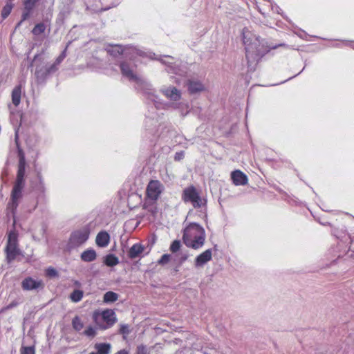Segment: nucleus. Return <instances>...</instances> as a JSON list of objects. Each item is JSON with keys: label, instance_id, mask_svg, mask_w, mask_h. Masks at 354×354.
Masks as SVG:
<instances>
[{"label": "nucleus", "instance_id": "nucleus-1", "mask_svg": "<svg viewBox=\"0 0 354 354\" xmlns=\"http://www.w3.org/2000/svg\"><path fill=\"white\" fill-rule=\"evenodd\" d=\"M243 42L245 46V57L248 67L256 65L261 59L266 55L271 49H275L277 46H270L268 42L259 36L254 34L248 29L243 30Z\"/></svg>", "mask_w": 354, "mask_h": 354}, {"label": "nucleus", "instance_id": "nucleus-2", "mask_svg": "<svg viewBox=\"0 0 354 354\" xmlns=\"http://www.w3.org/2000/svg\"><path fill=\"white\" fill-rule=\"evenodd\" d=\"M120 67L122 76L134 82L136 88L142 90L149 98L153 92L151 84L137 73L136 66L129 62H122Z\"/></svg>", "mask_w": 354, "mask_h": 354}, {"label": "nucleus", "instance_id": "nucleus-3", "mask_svg": "<svg viewBox=\"0 0 354 354\" xmlns=\"http://www.w3.org/2000/svg\"><path fill=\"white\" fill-rule=\"evenodd\" d=\"M183 239L188 248L194 250L200 249L205 243V230L199 224L191 223L184 229Z\"/></svg>", "mask_w": 354, "mask_h": 354}, {"label": "nucleus", "instance_id": "nucleus-4", "mask_svg": "<svg viewBox=\"0 0 354 354\" xmlns=\"http://www.w3.org/2000/svg\"><path fill=\"white\" fill-rule=\"evenodd\" d=\"M25 172L26 162L24 157H21L20 158L18 165L17 179L11 193V201L8 204V209H10L13 215L18 207L19 201L22 196V190L25 185Z\"/></svg>", "mask_w": 354, "mask_h": 354}, {"label": "nucleus", "instance_id": "nucleus-5", "mask_svg": "<svg viewBox=\"0 0 354 354\" xmlns=\"http://www.w3.org/2000/svg\"><path fill=\"white\" fill-rule=\"evenodd\" d=\"M133 50L136 53V55L139 56H147L152 59H155L160 60L163 64L167 66V71L168 73H174L180 76H183L186 73L185 68H181L180 63H177L176 62H174V58L171 56L165 55L164 57L167 59H164L162 58L155 57L156 55L154 53H149V54H147L146 53L136 48H133Z\"/></svg>", "mask_w": 354, "mask_h": 354}, {"label": "nucleus", "instance_id": "nucleus-6", "mask_svg": "<svg viewBox=\"0 0 354 354\" xmlns=\"http://www.w3.org/2000/svg\"><path fill=\"white\" fill-rule=\"evenodd\" d=\"M149 99L153 102L155 106L158 109H167L171 107L175 109H179L183 115H187L189 112V105L186 102H162L158 96L154 94V92L152 93Z\"/></svg>", "mask_w": 354, "mask_h": 354}, {"label": "nucleus", "instance_id": "nucleus-7", "mask_svg": "<svg viewBox=\"0 0 354 354\" xmlns=\"http://www.w3.org/2000/svg\"><path fill=\"white\" fill-rule=\"evenodd\" d=\"M182 198L185 203H191L194 208H200L206 204V200L201 197L194 186H189L183 190Z\"/></svg>", "mask_w": 354, "mask_h": 354}, {"label": "nucleus", "instance_id": "nucleus-8", "mask_svg": "<svg viewBox=\"0 0 354 354\" xmlns=\"http://www.w3.org/2000/svg\"><path fill=\"white\" fill-rule=\"evenodd\" d=\"M6 253V260L9 263L12 262L20 254L17 243V234L14 231L9 233Z\"/></svg>", "mask_w": 354, "mask_h": 354}, {"label": "nucleus", "instance_id": "nucleus-9", "mask_svg": "<svg viewBox=\"0 0 354 354\" xmlns=\"http://www.w3.org/2000/svg\"><path fill=\"white\" fill-rule=\"evenodd\" d=\"M89 234L90 232L87 227H83L74 231L70 236L68 241L69 247L73 248L82 245L88 239Z\"/></svg>", "mask_w": 354, "mask_h": 354}, {"label": "nucleus", "instance_id": "nucleus-10", "mask_svg": "<svg viewBox=\"0 0 354 354\" xmlns=\"http://www.w3.org/2000/svg\"><path fill=\"white\" fill-rule=\"evenodd\" d=\"M101 316H102V319L105 322V324H100L98 323L97 314H95L93 315V318H94V320L96 322L97 325L99 326V328L102 330H106V329L111 327L117 322L115 313L112 310H104L102 313Z\"/></svg>", "mask_w": 354, "mask_h": 354}, {"label": "nucleus", "instance_id": "nucleus-11", "mask_svg": "<svg viewBox=\"0 0 354 354\" xmlns=\"http://www.w3.org/2000/svg\"><path fill=\"white\" fill-rule=\"evenodd\" d=\"M162 190L163 185L160 181L151 180L147 187V194L149 198L156 201L158 198Z\"/></svg>", "mask_w": 354, "mask_h": 354}, {"label": "nucleus", "instance_id": "nucleus-12", "mask_svg": "<svg viewBox=\"0 0 354 354\" xmlns=\"http://www.w3.org/2000/svg\"><path fill=\"white\" fill-rule=\"evenodd\" d=\"M160 92L168 100L172 101L174 103L180 100L181 91L174 86H162Z\"/></svg>", "mask_w": 354, "mask_h": 354}, {"label": "nucleus", "instance_id": "nucleus-13", "mask_svg": "<svg viewBox=\"0 0 354 354\" xmlns=\"http://www.w3.org/2000/svg\"><path fill=\"white\" fill-rule=\"evenodd\" d=\"M21 287L24 290H33L44 288V284L41 279L26 277L22 281Z\"/></svg>", "mask_w": 354, "mask_h": 354}, {"label": "nucleus", "instance_id": "nucleus-14", "mask_svg": "<svg viewBox=\"0 0 354 354\" xmlns=\"http://www.w3.org/2000/svg\"><path fill=\"white\" fill-rule=\"evenodd\" d=\"M39 0H25L24 8L21 16V20L17 24V27L21 26V23L28 19Z\"/></svg>", "mask_w": 354, "mask_h": 354}, {"label": "nucleus", "instance_id": "nucleus-15", "mask_svg": "<svg viewBox=\"0 0 354 354\" xmlns=\"http://www.w3.org/2000/svg\"><path fill=\"white\" fill-rule=\"evenodd\" d=\"M188 91L191 94L202 92L205 90L203 83L197 79H190L187 82Z\"/></svg>", "mask_w": 354, "mask_h": 354}, {"label": "nucleus", "instance_id": "nucleus-16", "mask_svg": "<svg viewBox=\"0 0 354 354\" xmlns=\"http://www.w3.org/2000/svg\"><path fill=\"white\" fill-rule=\"evenodd\" d=\"M212 258V251L211 249H207L196 257L194 266L196 268L203 267L205 263L211 261Z\"/></svg>", "mask_w": 354, "mask_h": 354}, {"label": "nucleus", "instance_id": "nucleus-17", "mask_svg": "<svg viewBox=\"0 0 354 354\" xmlns=\"http://www.w3.org/2000/svg\"><path fill=\"white\" fill-rule=\"evenodd\" d=\"M231 178L235 185H245L248 183V177L240 170L232 171Z\"/></svg>", "mask_w": 354, "mask_h": 354}, {"label": "nucleus", "instance_id": "nucleus-18", "mask_svg": "<svg viewBox=\"0 0 354 354\" xmlns=\"http://www.w3.org/2000/svg\"><path fill=\"white\" fill-rule=\"evenodd\" d=\"M109 242L110 236L106 232L102 231L97 234L95 243L98 247L105 248L109 245Z\"/></svg>", "mask_w": 354, "mask_h": 354}, {"label": "nucleus", "instance_id": "nucleus-19", "mask_svg": "<svg viewBox=\"0 0 354 354\" xmlns=\"http://www.w3.org/2000/svg\"><path fill=\"white\" fill-rule=\"evenodd\" d=\"M143 251L144 247L139 243H136L133 245L129 249L128 256L131 259H136L139 257Z\"/></svg>", "mask_w": 354, "mask_h": 354}, {"label": "nucleus", "instance_id": "nucleus-20", "mask_svg": "<svg viewBox=\"0 0 354 354\" xmlns=\"http://www.w3.org/2000/svg\"><path fill=\"white\" fill-rule=\"evenodd\" d=\"M81 259L82 261L84 262H91L96 259L97 258V254L95 250L92 248L87 249L84 250L81 254Z\"/></svg>", "mask_w": 354, "mask_h": 354}, {"label": "nucleus", "instance_id": "nucleus-21", "mask_svg": "<svg viewBox=\"0 0 354 354\" xmlns=\"http://www.w3.org/2000/svg\"><path fill=\"white\" fill-rule=\"evenodd\" d=\"M46 68L47 66H37L35 74L38 82H44L48 76Z\"/></svg>", "mask_w": 354, "mask_h": 354}, {"label": "nucleus", "instance_id": "nucleus-22", "mask_svg": "<svg viewBox=\"0 0 354 354\" xmlns=\"http://www.w3.org/2000/svg\"><path fill=\"white\" fill-rule=\"evenodd\" d=\"M21 86L20 85L14 88L12 92V102L13 104L17 106L21 102Z\"/></svg>", "mask_w": 354, "mask_h": 354}, {"label": "nucleus", "instance_id": "nucleus-23", "mask_svg": "<svg viewBox=\"0 0 354 354\" xmlns=\"http://www.w3.org/2000/svg\"><path fill=\"white\" fill-rule=\"evenodd\" d=\"M111 346L109 343H98L95 345L97 354H110Z\"/></svg>", "mask_w": 354, "mask_h": 354}, {"label": "nucleus", "instance_id": "nucleus-24", "mask_svg": "<svg viewBox=\"0 0 354 354\" xmlns=\"http://www.w3.org/2000/svg\"><path fill=\"white\" fill-rule=\"evenodd\" d=\"M104 263L109 267H113L119 263L118 258L114 254H110L104 257Z\"/></svg>", "mask_w": 354, "mask_h": 354}, {"label": "nucleus", "instance_id": "nucleus-25", "mask_svg": "<svg viewBox=\"0 0 354 354\" xmlns=\"http://www.w3.org/2000/svg\"><path fill=\"white\" fill-rule=\"evenodd\" d=\"M47 26L48 25L46 23H38L35 26V27L32 30V33L35 36H38L45 32Z\"/></svg>", "mask_w": 354, "mask_h": 354}, {"label": "nucleus", "instance_id": "nucleus-26", "mask_svg": "<svg viewBox=\"0 0 354 354\" xmlns=\"http://www.w3.org/2000/svg\"><path fill=\"white\" fill-rule=\"evenodd\" d=\"M118 295L114 292L109 291L104 295L103 301L104 303H113L117 301Z\"/></svg>", "mask_w": 354, "mask_h": 354}, {"label": "nucleus", "instance_id": "nucleus-27", "mask_svg": "<svg viewBox=\"0 0 354 354\" xmlns=\"http://www.w3.org/2000/svg\"><path fill=\"white\" fill-rule=\"evenodd\" d=\"M72 326L75 330L80 331L84 328V324L78 316H75L72 320Z\"/></svg>", "mask_w": 354, "mask_h": 354}, {"label": "nucleus", "instance_id": "nucleus-28", "mask_svg": "<svg viewBox=\"0 0 354 354\" xmlns=\"http://www.w3.org/2000/svg\"><path fill=\"white\" fill-rule=\"evenodd\" d=\"M82 297L83 292L80 290H74L70 295V298L73 302L80 301L82 299Z\"/></svg>", "mask_w": 354, "mask_h": 354}, {"label": "nucleus", "instance_id": "nucleus-29", "mask_svg": "<svg viewBox=\"0 0 354 354\" xmlns=\"http://www.w3.org/2000/svg\"><path fill=\"white\" fill-rule=\"evenodd\" d=\"M124 50V48L122 46L115 45L114 46H112V49L111 50H109V52L111 55H113L114 56H116L118 55H120V54L123 53Z\"/></svg>", "mask_w": 354, "mask_h": 354}, {"label": "nucleus", "instance_id": "nucleus-30", "mask_svg": "<svg viewBox=\"0 0 354 354\" xmlns=\"http://www.w3.org/2000/svg\"><path fill=\"white\" fill-rule=\"evenodd\" d=\"M86 336L89 337H94L97 333L96 328L93 326H88L83 333Z\"/></svg>", "mask_w": 354, "mask_h": 354}, {"label": "nucleus", "instance_id": "nucleus-31", "mask_svg": "<svg viewBox=\"0 0 354 354\" xmlns=\"http://www.w3.org/2000/svg\"><path fill=\"white\" fill-rule=\"evenodd\" d=\"M12 6L10 4L6 5L1 12V16L3 19H6L12 10Z\"/></svg>", "mask_w": 354, "mask_h": 354}, {"label": "nucleus", "instance_id": "nucleus-32", "mask_svg": "<svg viewBox=\"0 0 354 354\" xmlns=\"http://www.w3.org/2000/svg\"><path fill=\"white\" fill-rule=\"evenodd\" d=\"M181 244L180 241L178 240H175L172 242V243L170 245V250L172 252H176L178 251L180 248Z\"/></svg>", "mask_w": 354, "mask_h": 354}, {"label": "nucleus", "instance_id": "nucleus-33", "mask_svg": "<svg viewBox=\"0 0 354 354\" xmlns=\"http://www.w3.org/2000/svg\"><path fill=\"white\" fill-rule=\"evenodd\" d=\"M21 354H35L33 346H24L21 348Z\"/></svg>", "mask_w": 354, "mask_h": 354}, {"label": "nucleus", "instance_id": "nucleus-34", "mask_svg": "<svg viewBox=\"0 0 354 354\" xmlns=\"http://www.w3.org/2000/svg\"><path fill=\"white\" fill-rule=\"evenodd\" d=\"M119 333L124 335H128L131 333V330L129 329V325L121 324L120 330H119Z\"/></svg>", "mask_w": 354, "mask_h": 354}, {"label": "nucleus", "instance_id": "nucleus-35", "mask_svg": "<svg viewBox=\"0 0 354 354\" xmlns=\"http://www.w3.org/2000/svg\"><path fill=\"white\" fill-rule=\"evenodd\" d=\"M136 354H149L146 346L140 345L137 347Z\"/></svg>", "mask_w": 354, "mask_h": 354}, {"label": "nucleus", "instance_id": "nucleus-36", "mask_svg": "<svg viewBox=\"0 0 354 354\" xmlns=\"http://www.w3.org/2000/svg\"><path fill=\"white\" fill-rule=\"evenodd\" d=\"M58 69V65H57L55 63H53L49 66H47L46 71L48 72V75L54 73L56 72Z\"/></svg>", "mask_w": 354, "mask_h": 354}, {"label": "nucleus", "instance_id": "nucleus-37", "mask_svg": "<svg viewBox=\"0 0 354 354\" xmlns=\"http://www.w3.org/2000/svg\"><path fill=\"white\" fill-rule=\"evenodd\" d=\"M169 259H170L169 254H163L161 257V258L160 259V260L158 261V263L161 264V265L166 264L169 262Z\"/></svg>", "mask_w": 354, "mask_h": 354}, {"label": "nucleus", "instance_id": "nucleus-38", "mask_svg": "<svg viewBox=\"0 0 354 354\" xmlns=\"http://www.w3.org/2000/svg\"><path fill=\"white\" fill-rule=\"evenodd\" d=\"M46 274L50 277H54L57 276V272L55 268L50 267L46 270Z\"/></svg>", "mask_w": 354, "mask_h": 354}, {"label": "nucleus", "instance_id": "nucleus-39", "mask_svg": "<svg viewBox=\"0 0 354 354\" xmlns=\"http://www.w3.org/2000/svg\"><path fill=\"white\" fill-rule=\"evenodd\" d=\"M345 232H346L345 227H342V229L340 230H339L338 229H335L333 231V234L335 236H336L337 238L342 237V233H345Z\"/></svg>", "mask_w": 354, "mask_h": 354}, {"label": "nucleus", "instance_id": "nucleus-40", "mask_svg": "<svg viewBox=\"0 0 354 354\" xmlns=\"http://www.w3.org/2000/svg\"><path fill=\"white\" fill-rule=\"evenodd\" d=\"M66 57V52L65 51H63L59 56L56 59L55 62L54 63H55L57 65H59L60 63L64 60V59Z\"/></svg>", "mask_w": 354, "mask_h": 354}, {"label": "nucleus", "instance_id": "nucleus-41", "mask_svg": "<svg viewBox=\"0 0 354 354\" xmlns=\"http://www.w3.org/2000/svg\"><path fill=\"white\" fill-rule=\"evenodd\" d=\"M116 354H129V352L125 349H122L117 352Z\"/></svg>", "mask_w": 354, "mask_h": 354}, {"label": "nucleus", "instance_id": "nucleus-42", "mask_svg": "<svg viewBox=\"0 0 354 354\" xmlns=\"http://www.w3.org/2000/svg\"><path fill=\"white\" fill-rule=\"evenodd\" d=\"M180 156L178 153H176V156H175V160H180Z\"/></svg>", "mask_w": 354, "mask_h": 354}]
</instances>
